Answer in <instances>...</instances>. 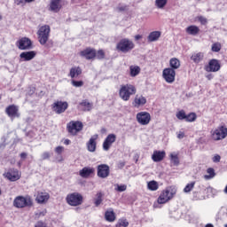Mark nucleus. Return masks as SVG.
Segmentation results:
<instances>
[{
	"mask_svg": "<svg viewBox=\"0 0 227 227\" xmlns=\"http://www.w3.org/2000/svg\"><path fill=\"white\" fill-rule=\"evenodd\" d=\"M109 173L110 168L107 164H100L98 166V176L99 178H107Z\"/></svg>",
	"mask_w": 227,
	"mask_h": 227,
	"instance_id": "nucleus-15",
	"label": "nucleus"
},
{
	"mask_svg": "<svg viewBox=\"0 0 227 227\" xmlns=\"http://www.w3.org/2000/svg\"><path fill=\"white\" fill-rule=\"evenodd\" d=\"M207 175L204 176L205 180H212L215 176V170L212 168L207 169Z\"/></svg>",
	"mask_w": 227,
	"mask_h": 227,
	"instance_id": "nucleus-36",
	"label": "nucleus"
},
{
	"mask_svg": "<svg viewBox=\"0 0 227 227\" xmlns=\"http://www.w3.org/2000/svg\"><path fill=\"white\" fill-rule=\"evenodd\" d=\"M141 38H143V35H135V40H141Z\"/></svg>",
	"mask_w": 227,
	"mask_h": 227,
	"instance_id": "nucleus-57",
	"label": "nucleus"
},
{
	"mask_svg": "<svg viewBox=\"0 0 227 227\" xmlns=\"http://www.w3.org/2000/svg\"><path fill=\"white\" fill-rule=\"evenodd\" d=\"M129 71L130 76L136 77L137 75H139V73L141 72V67H139L138 66H130Z\"/></svg>",
	"mask_w": 227,
	"mask_h": 227,
	"instance_id": "nucleus-34",
	"label": "nucleus"
},
{
	"mask_svg": "<svg viewBox=\"0 0 227 227\" xmlns=\"http://www.w3.org/2000/svg\"><path fill=\"white\" fill-rule=\"evenodd\" d=\"M4 176L10 180V182H17L20 178V174L18 169L11 168L8 172L4 174Z\"/></svg>",
	"mask_w": 227,
	"mask_h": 227,
	"instance_id": "nucleus-13",
	"label": "nucleus"
},
{
	"mask_svg": "<svg viewBox=\"0 0 227 227\" xmlns=\"http://www.w3.org/2000/svg\"><path fill=\"white\" fill-rule=\"evenodd\" d=\"M61 10V0H51L50 11L58 13Z\"/></svg>",
	"mask_w": 227,
	"mask_h": 227,
	"instance_id": "nucleus-24",
	"label": "nucleus"
},
{
	"mask_svg": "<svg viewBox=\"0 0 227 227\" xmlns=\"http://www.w3.org/2000/svg\"><path fill=\"white\" fill-rule=\"evenodd\" d=\"M147 189H149V191H157V189H159V183H157V181L148 182Z\"/></svg>",
	"mask_w": 227,
	"mask_h": 227,
	"instance_id": "nucleus-37",
	"label": "nucleus"
},
{
	"mask_svg": "<svg viewBox=\"0 0 227 227\" xmlns=\"http://www.w3.org/2000/svg\"><path fill=\"white\" fill-rule=\"evenodd\" d=\"M170 161L173 166H178L180 164V160L178 159V154L171 153Z\"/></svg>",
	"mask_w": 227,
	"mask_h": 227,
	"instance_id": "nucleus-38",
	"label": "nucleus"
},
{
	"mask_svg": "<svg viewBox=\"0 0 227 227\" xmlns=\"http://www.w3.org/2000/svg\"><path fill=\"white\" fill-rule=\"evenodd\" d=\"M114 191L117 192H125L127 191V184H114Z\"/></svg>",
	"mask_w": 227,
	"mask_h": 227,
	"instance_id": "nucleus-40",
	"label": "nucleus"
},
{
	"mask_svg": "<svg viewBox=\"0 0 227 227\" xmlns=\"http://www.w3.org/2000/svg\"><path fill=\"white\" fill-rule=\"evenodd\" d=\"M15 4H17V6H24L25 4V1L24 0H14Z\"/></svg>",
	"mask_w": 227,
	"mask_h": 227,
	"instance_id": "nucleus-51",
	"label": "nucleus"
},
{
	"mask_svg": "<svg viewBox=\"0 0 227 227\" xmlns=\"http://www.w3.org/2000/svg\"><path fill=\"white\" fill-rule=\"evenodd\" d=\"M205 59V53L203 52H193L191 56V60L193 61L196 65L201 63Z\"/></svg>",
	"mask_w": 227,
	"mask_h": 227,
	"instance_id": "nucleus-25",
	"label": "nucleus"
},
{
	"mask_svg": "<svg viewBox=\"0 0 227 227\" xmlns=\"http://www.w3.org/2000/svg\"><path fill=\"white\" fill-rule=\"evenodd\" d=\"M196 118H197L196 114L191 113L186 115L185 121H189V122L196 121Z\"/></svg>",
	"mask_w": 227,
	"mask_h": 227,
	"instance_id": "nucleus-42",
	"label": "nucleus"
},
{
	"mask_svg": "<svg viewBox=\"0 0 227 227\" xmlns=\"http://www.w3.org/2000/svg\"><path fill=\"white\" fill-rule=\"evenodd\" d=\"M82 74V69L79 67H74L70 69L69 76L71 79H75V77H79Z\"/></svg>",
	"mask_w": 227,
	"mask_h": 227,
	"instance_id": "nucleus-27",
	"label": "nucleus"
},
{
	"mask_svg": "<svg viewBox=\"0 0 227 227\" xmlns=\"http://www.w3.org/2000/svg\"><path fill=\"white\" fill-rule=\"evenodd\" d=\"M95 58H97V59H104V58H106V52H104L103 50H99L96 52Z\"/></svg>",
	"mask_w": 227,
	"mask_h": 227,
	"instance_id": "nucleus-45",
	"label": "nucleus"
},
{
	"mask_svg": "<svg viewBox=\"0 0 227 227\" xmlns=\"http://www.w3.org/2000/svg\"><path fill=\"white\" fill-rule=\"evenodd\" d=\"M205 227H214V225L212 223H207V224H206Z\"/></svg>",
	"mask_w": 227,
	"mask_h": 227,
	"instance_id": "nucleus-60",
	"label": "nucleus"
},
{
	"mask_svg": "<svg viewBox=\"0 0 227 227\" xmlns=\"http://www.w3.org/2000/svg\"><path fill=\"white\" fill-rule=\"evenodd\" d=\"M207 72H219L221 70V65L217 59H211L208 66L206 67Z\"/></svg>",
	"mask_w": 227,
	"mask_h": 227,
	"instance_id": "nucleus-18",
	"label": "nucleus"
},
{
	"mask_svg": "<svg viewBox=\"0 0 227 227\" xmlns=\"http://www.w3.org/2000/svg\"><path fill=\"white\" fill-rule=\"evenodd\" d=\"M170 67L173 70H176L177 68H180V60L176 58H173L169 61Z\"/></svg>",
	"mask_w": 227,
	"mask_h": 227,
	"instance_id": "nucleus-33",
	"label": "nucleus"
},
{
	"mask_svg": "<svg viewBox=\"0 0 227 227\" xmlns=\"http://www.w3.org/2000/svg\"><path fill=\"white\" fill-rule=\"evenodd\" d=\"M52 110L56 114H63L67 109H68V102L67 101H56L51 106Z\"/></svg>",
	"mask_w": 227,
	"mask_h": 227,
	"instance_id": "nucleus-10",
	"label": "nucleus"
},
{
	"mask_svg": "<svg viewBox=\"0 0 227 227\" xmlns=\"http://www.w3.org/2000/svg\"><path fill=\"white\" fill-rule=\"evenodd\" d=\"M58 162H63V156H59L57 158Z\"/></svg>",
	"mask_w": 227,
	"mask_h": 227,
	"instance_id": "nucleus-59",
	"label": "nucleus"
},
{
	"mask_svg": "<svg viewBox=\"0 0 227 227\" xmlns=\"http://www.w3.org/2000/svg\"><path fill=\"white\" fill-rule=\"evenodd\" d=\"M84 125L80 121H71L67 125V132L71 134V136H77L81 130H82Z\"/></svg>",
	"mask_w": 227,
	"mask_h": 227,
	"instance_id": "nucleus-7",
	"label": "nucleus"
},
{
	"mask_svg": "<svg viewBox=\"0 0 227 227\" xmlns=\"http://www.w3.org/2000/svg\"><path fill=\"white\" fill-rule=\"evenodd\" d=\"M186 33L192 35V36H196L200 33V27L194 25L189 26L186 27Z\"/></svg>",
	"mask_w": 227,
	"mask_h": 227,
	"instance_id": "nucleus-30",
	"label": "nucleus"
},
{
	"mask_svg": "<svg viewBox=\"0 0 227 227\" xmlns=\"http://www.w3.org/2000/svg\"><path fill=\"white\" fill-rule=\"evenodd\" d=\"M80 56L85 59H94L97 51L94 49L87 48L80 52Z\"/></svg>",
	"mask_w": 227,
	"mask_h": 227,
	"instance_id": "nucleus-17",
	"label": "nucleus"
},
{
	"mask_svg": "<svg viewBox=\"0 0 227 227\" xmlns=\"http://www.w3.org/2000/svg\"><path fill=\"white\" fill-rule=\"evenodd\" d=\"M224 227H227V224H225Z\"/></svg>",
	"mask_w": 227,
	"mask_h": 227,
	"instance_id": "nucleus-64",
	"label": "nucleus"
},
{
	"mask_svg": "<svg viewBox=\"0 0 227 227\" xmlns=\"http://www.w3.org/2000/svg\"><path fill=\"white\" fill-rule=\"evenodd\" d=\"M184 137H185V133H184V131H179V133L177 134L178 139H184Z\"/></svg>",
	"mask_w": 227,
	"mask_h": 227,
	"instance_id": "nucleus-52",
	"label": "nucleus"
},
{
	"mask_svg": "<svg viewBox=\"0 0 227 227\" xmlns=\"http://www.w3.org/2000/svg\"><path fill=\"white\" fill-rule=\"evenodd\" d=\"M97 139H98V135H93L90 140L87 142V150L93 153L97 151Z\"/></svg>",
	"mask_w": 227,
	"mask_h": 227,
	"instance_id": "nucleus-16",
	"label": "nucleus"
},
{
	"mask_svg": "<svg viewBox=\"0 0 227 227\" xmlns=\"http://www.w3.org/2000/svg\"><path fill=\"white\" fill-rule=\"evenodd\" d=\"M20 158H21V159H27V153H20Z\"/></svg>",
	"mask_w": 227,
	"mask_h": 227,
	"instance_id": "nucleus-55",
	"label": "nucleus"
},
{
	"mask_svg": "<svg viewBox=\"0 0 227 227\" xmlns=\"http://www.w3.org/2000/svg\"><path fill=\"white\" fill-rule=\"evenodd\" d=\"M175 194H176V190L171 187L167 188L159 196L157 200L158 205H164V203H168V201H169V200H171Z\"/></svg>",
	"mask_w": 227,
	"mask_h": 227,
	"instance_id": "nucleus-5",
	"label": "nucleus"
},
{
	"mask_svg": "<svg viewBox=\"0 0 227 227\" xmlns=\"http://www.w3.org/2000/svg\"><path fill=\"white\" fill-rule=\"evenodd\" d=\"M213 162H221V155L219 154H215L213 158H212Z\"/></svg>",
	"mask_w": 227,
	"mask_h": 227,
	"instance_id": "nucleus-50",
	"label": "nucleus"
},
{
	"mask_svg": "<svg viewBox=\"0 0 227 227\" xmlns=\"http://www.w3.org/2000/svg\"><path fill=\"white\" fill-rule=\"evenodd\" d=\"M105 219L108 221V223H114L116 220V215H114V211L113 209L106 211Z\"/></svg>",
	"mask_w": 227,
	"mask_h": 227,
	"instance_id": "nucleus-28",
	"label": "nucleus"
},
{
	"mask_svg": "<svg viewBox=\"0 0 227 227\" xmlns=\"http://www.w3.org/2000/svg\"><path fill=\"white\" fill-rule=\"evenodd\" d=\"M162 75L166 82H168V84H171L175 82V77L176 75V72H175V69L168 67L163 70Z\"/></svg>",
	"mask_w": 227,
	"mask_h": 227,
	"instance_id": "nucleus-12",
	"label": "nucleus"
},
{
	"mask_svg": "<svg viewBox=\"0 0 227 227\" xmlns=\"http://www.w3.org/2000/svg\"><path fill=\"white\" fill-rule=\"evenodd\" d=\"M25 1V4L26 3H33V1H35V0H24Z\"/></svg>",
	"mask_w": 227,
	"mask_h": 227,
	"instance_id": "nucleus-61",
	"label": "nucleus"
},
{
	"mask_svg": "<svg viewBox=\"0 0 227 227\" xmlns=\"http://www.w3.org/2000/svg\"><path fill=\"white\" fill-rule=\"evenodd\" d=\"M137 121L140 125H148L152 121V115L148 112H139L137 114Z\"/></svg>",
	"mask_w": 227,
	"mask_h": 227,
	"instance_id": "nucleus-11",
	"label": "nucleus"
},
{
	"mask_svg": "<svg viewBox=\"0 0 227 227\" xmlns=\"http://www.w3.org/2000/svg\"><path fill=\"white\" fill-rule=\"evenodd\" d=\"M137 90L136 87L132 84L121 85L119 90V97L124 102H129L132 95H136Z\"/></svg>",
	"mask_w": 227,
	"mask_h": 227,
	"instance_id": "nucleus-1",
	"label": "nucleus"
},
{
	"mask_svg": "<svg viewBox=\"0 0 227 227\" xmlns=\"http://www.w3.org/2000/svg\"><path fill=\"white\" fill-rule=\"evenodd\" d=\"M83 111H91L93 109V103H90L88 100H83L80 103Z\"/></svg>",
	"mask_w": 227,
	"mask_h": 227,
	"instance_id": "nucleus-32",
	"label": "nucleus"
},
{
	"mask_svg": "<svg viewBox=\"0 0 227 227\" xmlns=\"http://www.w3.org/2000/svg\"><path fill=\"white\" fill-rule=\"evenodd\" d=\"M116 227H127L129 226V221L125 218H121L118 221L117 224L115 225Z\"/></svg>",
	"mask_w": 227,
	"mask_h": 227,
	"instance_id": "nucleus-41",
	"label": "nucleus"
},
{
	"mask_svg": "<svg viewBox=\"0 0 227 227\" xmlns=\"http://www.w3.org/2000/svg\"><path fill=\"white\" fill-rule=\"evenodd\" d=\"M146 104V98L143 95H137L133 101L134 107H141Z\"/></svg>",
	"mask_w": 227,
	"mask_h": 227,
	"instance_id": "nucleus-23",
	"label": "nucleus"
},
{
	"mask_svg": "<svg viewBox=\"0 0 227 227\" xmlns=\"http://www.w3.org/2000/svg\"><path fill=\"white\" fill-rule=\"evenodd\" d=\"M164 157H166L165 151H154L152 155V160L153 162H160L161 160H164Z\"/></svg>",
	"mask_w": 227,
	"mask_h": 227,
	"instance_id": "nucleus-22",
	"label": "nucleus"
},
{
	"mask_svg": "<svg viewBox=\"0 0 227 227\" xmlns=\"http://www.w3.org/2000/svg\"><path fill=\"white\" fill-rule=\"evenodd\" d=\"M70 143H72V141H70V139H68V138L64 140V145H70Z\"/></svg>",
	"mask_w": 227,
	"mask_h": 227,
	"instance_id": "nucleus-56",
	"label": "nucleus"
},
{
	"mask_svg": "<svg viewBox=\"0 0 227 227\" xmlns=\"http://www.w3.org/2000/svg\"><path fill=\"white\" fill-rule=\"evenodd\" d=\"M118 10H119V12H125L126 7L125 6H121V7H118Z\"/></svg>",
	"mask_w": 227,
	"mask_h": 227,
	"instance_id": "nucleus-58",
	"label": "nucleus"
},
{
	"mask_svg": "<svg viewBox=\"0 0 227 227\" xmlns=\"http://www.w3.org/2000/svg\"><path fill=\"white\" fill-rule=\"evenodd\" d=\"M35 227H47L43 222H37Z\"/></svg>",
	"mask_w": 227,
	"mask_h": 227,
	"instance_id": "nucleus-53",
	"label": "nucleus"
},
{
	"mask_svg": "<svg viewBox=\"0 0 227 227\" xmlns=\"http://www.w3.org/2000/svg\"><path fill=\"white\" fill-rule=\"evenodd\" d=\"M66 201L70 207H79L82 205V195L79 192L69 193L66 197Z\"/></svg>",
	"mask_w": 227,
	"mask_h": 227,
	"instance_id": "nucleus-6",
	"label": "nucleus"
},
{
	"mask_svg": "<svg viewBox=\"0 0 227 227\" xmlns=\"http://www.w3.org/2000/svg\"><path fill=\"white\" fill-rule=\"evenodd\" d=\"M38 41L41 45H45L51 36V27L49 25L42 26L37 31Z\"/></svg>",
	"mask_w": 227,
	"mask_h": 227,
	"instance_id": "nucleus-3",
	"label": "nucleus"
},
{
	"mask_svg": "<svg viewBox=\"0 0 227 227\" xmlns=\"http://www.w3.org/2000/svg\"><path fill=\"white\" fill-rule=\"evenodd\" d=\"M101 132H106V129H101Z\"/></svg>",
	"mask_w": 227,
	"mask_h": 227,
	"instance_id": "nucleus-62",
	"label": "nucleus"
},
{
	"mask_svg": "<svg viewBox=\"0 0 227 227\" xmlns=\"http://www.w3.org/2000/svg\"><path fill=\"white\" fill-rule=\"evenodd\" d=\"M13 205L16 208L33 207V199H31L29 196H18L14 199Z\"/></svg>",
	"mask_w": 227,
	"mask_h": 227,
	"instance_id": "nucleus-4",
	"label": "nucleus"
},
{
	"mask_svg": "<svg viewBox=\"0 0 227 227\" xmlns=\"http://www.w3.org/2000/svg\"><path fill=\"white\" fill-rule=\"evenodd\" d=\"M166 4H168V0H155L154 2V6L159 10H164Z\"/></svg>",
	"mask_w": 227,
	"mask_h": 227,
	"instance_id": "nucleus-35",
	"label": "nucleus"
},
{
	"mask_svg": "<svg viewBox=\"0 0 227 227\" xmlns=\"http://www.w3.org/2000/svg\"><path fill=\"white\" fill-rule=\"evenodd\" d=\"M213 52H219V51H221V43H215L212 45L211 48Z\"/></svg>",
	"mask_w": 227,
	"mask_h": 227,
	"instance_id": "nucleus-46",
	"label": "nucleus"
},
{
	"mask_svg": "<svg viewBox=\"0 0 227 227\" xmlns=\"http://www.w3.org/2000/svg\"><path fill=\"white\" fill-rule=\"evenodd\" d=\"M6 114H8L9 118H19V107L15 105L9 106L5 110Z\"/></svg>",
	"mask_w": 227,
	"mask_h": 227,
	"instance_id": "nucleus-19",
	"label": "nucleus"
},
{
	"mask_svg": "<svg viewBox=\"0 0 227 227\" xmlns=\"http://www.w3.org/2000/svg\"><path fill=\"white\" fill-rule=\"evenodd\" d=\"M33 93H35V90H32V92H30V95H33Z\"/></svg>",
	"mask_w": 227,
	"mask_h": 227,
	"instance_id": "nucleus-63",
	"label": "nucleus"
},
{
	"mask_svg": "<svg viewBox=\"0 0 227 227\" xmlns=\"http://www.w3.org/2000/svg\"><path fill=\"white\" fill-rule=\"evenodd\" d=\"M16 47H18L20 51H29V49H32L33 47V43L31 42V39L22 37L16 42Z\"/></svg>",
	"mask_w": 227,
	"mask_h": 227,
	"instance_id": "nucleus-8",
	"label": "nucleus"
},
{
	"mask_svg": "<svg viewBox=\"0 0 227 227\" xmlns=\"http://www.w3.org/2000/svg\"><path fill=\"white\" fill-rule=\"evenodd\" d=\"M35 56L36 52L35 51H23L20 54V58L22 61H31Z\"/></svg>",
	"mask_w": 227,
	"mask_h": 227,
	"instance_id": "nucleus-21",
	"label": "nucleus"
},
{
	"mask_svg": "<svg viewBox=\"0 0 227 227\" xmlns=\"http://www.w3.org/2000/svg\"><path fill=\"white\" fill-rule=\"evenodd\" d=\"M227 136V129L224 126H220L212 132V137L214 141H221Z\"/></svg>",
	"mask_w": 227,
	"mask_h": 227,
	"instance_id": "nucleus-9",
	"label": "nucleus"
},
{
	"mask_svg": "<svg viewBox=\"0 0 227 227\" xmlns=\"http://www.w3.org/2000/svg\"><path fill=\"white\" fill-rule=\"evenodd\" d=\"M71 84H73V86H74V88H81V87L84 86V82L72 80Z\"/></svg>",
	"mask_w": 227,
	"mask_h": 227,
	"instance_id": "nucleus-43",
	"label": "nucleus"
},
{
	"mask_svg": "<svg viewBox=\"0 0 227 227\" xmlns=\"http://www.w3.org/2000/svg\"><path fill=\"white\" fill-rule=\"evenodd\" d=\"M160 31L151 32L147 37L148 42H157L160 38Z\"/></svg>",
	"mask_w": 227,
	"mask_h": 227,
	"instance_id": "nucleus-29",
	"label": "nucleus"
},
{
	"mask_svg": "<svg viewBox=\"0 0 227 227\" xmlns=\"http://www.w3.org/2000/svg\"><path fill=\"white\" fill-rule=\"evenodd\" d=\"M93 173H95V168L91 167H84L79 171V175L82 178H90Z\"/></svg>",
	"mask_w": 227,
	"mask_h": 227,
	"instance_id": "nucleus-20",
	"label": "nucleus"
},
{
	"mask_svg": "<svg viewBox=\"0 0 227 227\" xmlns=\"http://www.w3.org/2000/svg\"><path fill=\"white\" fill-rule=\"evenodd\" d=\"M42 160H47V159H51V153L44 152L41 154Z\"/></svg>",
	"mask_w": 227,
	"mask_h": 227,
	"instance_id": "nucleus-47",
	"label": "nucleus"
},
{
	"mask_svg": "<svg viewBox=\"0 0 227 227\" xmlns=\"http://www.w3.org/2000/svg\"><path fill=\"white\" fill-rule=\"evenodd\" d=\"M135 47L136 44H134V42L129 38H122L116 44V50L118 52H122V54L130 52Z\"/></svg>",
	"mask_w": 227,
	"mask_h": 227,
	"instance_id": "nucleus-2",
	"label": "nucleus"
},
{
	"mask_svg": "<svg viewBox=\"0 0 227 227\" xmlns=\"http://www.w3.org/2000/svg\"><path fill=\"white\" fill-rule=\"evenodd\" d=\"M64 150H65V148L63 146H57L55 148V152H56V153H58V155H61L63 153Z\"/></svg>",
	"mask_w": 227,
	"mask_h": 227,
	"instance_id": "nucleus-49",
	"label": "nucleus"
},
{
	"mask_svg": "<svg viewBox=\"0 0 227 227\" xmlns=\"http://www.w3.org/2000/svg\"><path fill=\"white\" fill-rule=\"evenodd\" d=\"M49 198H51V195H49L48 192H38L35 197V201L38 203H47L49 201Z\"/></svg>",
	"mask_w": 227,
	"mask_h": 227,
	"instance_id": "nucleus-26",
	"label": "nucleus"
},
{
	"mask_svg": "<svg viewBox=\"0 0 227 227\" xmlns=\"http://www.w3.org/2000/svg\"><path fill=\"white\" fill-rule=\"evenodd\" d=\"M119 169H122V168H125V161H120L118 163Z\"/></svg>",
	"mask_w": 227,
	"mask_h": 227,
	"instance_id": "nucleus-54",
	"label": "nucleus"
},
{
	"mask_svg": "<svg viewBox=\"0 0 227 227\" xmlns=\"http://www.w3.org/2000/svg\"><path fill=\"white\" fill-rule=\"evenodd\" d=\"M196 185V182H191L190 184H187L185 187L184 188V192H191L194 189V186Z\"/></svg>",
	"mask_w": 227,
	"mask_h": 227,
	"instance_id": "nucleus-39",
	"label": "nucleus"
},
{
	"mask_svg": "<svg viewBox=\"0 0 227 227\" xmlns=\"http://www.w3.org/2000/svg\"><path fill=\"white\" fill-rule=\"evenodd\" d=\"M199 22H200V24L202 26H205L207 24V22H208V20H207V18L203 17V16H199L198 18Z\"/></svg>",
	"mask_w": 227,
	"mask_h": 227,
	"instance_id": "nucleus-48",
	"label": "nucleus"
},
{
	"mask_svg": "<svg viewBox=\"0 0 227 227\" xmlns=\"http://www.w3.org/2000/svg\"><path fill=\"white\" fill-rule=\"evenodd\" d=\"M103 198H104V193H102V192H98L96 194V197L94 198L95 207H100V205L102 204V201H104Z\"/></svg>",
	"mask_w": 227,
	"mask_h": 227,
	"instance_id": "nucleus-31",
	"label": "nucleus"
},
{
	"mask_svg": "<svg viewBox=\"0 0 227 227\" xmlns=\"http://www.w3.org/2000/svg\"><path fill=\"white\" fill-rule=\"evenodd\" d=\"M187 114H185V112L184 110H181L176 113V118L177 120H185Z\"/></svg>",
	"mask_w": 227,
	"mask_h": 227,
	"instance_id": "nucleus-44",
	"label": "nucleus"
},
{
	"mask_svg": "<svg viewBox=\"0 0 227 227\" xmlns=\"http://www.w3.org/2000/svg\"><path fill=\"white\" fill-rule=\"evenodd\" d=\"M115 141L116 135L109 134L103 142V150L105 152H109V149L111 148V146H113V143H114Z\"/></svg>",
	"mask_w": 227,
	"mask_h": 227,
	"instance_id": "nucleus-14",
	"label": "nucleus"
}]
</instances>
